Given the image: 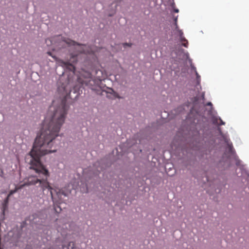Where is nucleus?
<instances>
[{
	"instance_id": "aec40b11",
	"label": "nucleus",
	"mask_w": 249,
	"mask_h": 249,
	"mask_svg": "<svg viewBox=\"0 0 249 249\" xmlns=\"http://www.w3.org/2000/svg\"><path fill=\"white\" fill-rule=\"evenodd\" d=\"M48 53L50 55H51V53L50 52H48Z\"/></svg>"
},
{
	"instance_id": "39448f33",
	"label": "nucleus",
	"mask_w": 249,
	"mask_h": 249,
	"mask_svg": "<svg viewBox=\"0 0 249 249\" xmlns=\"http://www.w3.org/2000/svg\"><path fill=\"white\" fill-rule=\"evenodd\" d=\"M59 65L63 68H65L70 71H74L75 68L72 64L70 62H64L60 61L59 62Z\"/></svg>"
},
{
	"instance_id": "f8f14e48",
	"label": "nucleus",
	"mask_w": 249,
	"mask_h": 249,
	"mask_svg": "<svg viewBox=\"0 0 249 249\" xmlns=\"http://www.w3.org/2000/svg\"><path fill=\"white\" fill-rule=\"evenodd\" d=\"M123 46L125 48L126 47H130L131 46V44H129L127 43H124L123 44Z\"/></svg>"
},
{
	"instance_id": "a211bd4d",
	"label": "nucleus",
	"mask_w": 249,
	"mask_h": 249,
	"mask_svg": "<svg viewBox=\"0 0 249 249\" xmlns=\"http://www.w3.org/2000/svg\"><path fill=\"white\" fill-rule=\"evenodd\" d=\"M88 86H89V87H90V88H91V89H94V88H93V87H91V86H92V85H88Z\"/></svg>"
},
{
	"instance_id": "ddd939ff",
	"label": "nucleus",
	"mask_w": 249,
	"mask_h": 249,
	"mask_svg": "<svg viewBox=\"0 0 249 249\" xmlns=\"http://www.w3.org/2000/svg\"><path fill=\"white\" fill-rule=\"evenodd\" d=\"M183 42H184V41ZM184 42H186V43H182V45L186 48H187L188 47V41L186 40V41H184Z\"/></svg>"
},
{
	"instance_id": "6ab92c4d",
	"label": "nucleus",
	"mask_w": 249,
	"mask_h": 249,
	"mask_svg": "<svg viewBox=\"0 0 249 249\" xmlns=\"http://www.w3.org/2000/svg\"><path fill=\"white\" fill-rule=\"evenodd\" d=\"M218 129H219L220 133H221V131L220 129L219 128Z\"/></svg>"
},
{
	"instance_id": "0eeeda50",
	"label": "nucleus",
	"mask_w": 249,
	"mask_h": 249,
	"mask_svg": "<svg viewBox=\"0 0 249 249\" xmlns=\"http://www.w3.org/2000/svg\"><path fill=\"white\" fill-rule=\"evenodd\" d=\"M213 123L218 125H224L225 122H224L220 118H215L213 119Z\"/></svg>"
},
{
	"instance_id": "6e6552de",
	"label": "nucleus",
	"mask_w": 249,
	"mask_h": 249,
	"mask_svg": "<svg viewBox=\"0 0 249 249\" xmlns=\"http://www.w3.org/2000/svg\"><path fill=\"white\" fill-rule=\"evenodd\" d=\"M80 190L83 193H87L88 192V189L87 185H84L82 187H80Z\"/></svg>"
},
{
	"instance_id": "f3484780",
	"label": "nucleus",
	"mask_w": 249,
	"mask_h": 249,
	"mask_svg": "<svg viewBox=\"0 0 249 249\" xmlns=\"http://www.w3.org/2000/svg\"><path fill=\"white\" fill-rule=\"evenodd\" d=\"M71 245H72V246H73L74 245V244L73 243H70L69 244V246H71Z\"/></svg>"
},
{
	"instance_id": "f257e3e1",
	"label": "nucleus",
	"mask_w": 249,
	"mask_h": 249,
	"mask_svg": "<svg viewBox=\"0 0 249 249\" xmlns=\"http://www.w3.org/2000/svg\"><path fill=\"white\" fill-rule=\"evenodd\" d=\"M69 109V106L65 99L53 102L47 113L40 133L36 136L32 150L25 157L26 162L30 164L29 168L34 170L36 175L29 177L19 187L10 191L9 196L24 186L38 184L37 186L43 191L48 189L53 199V188L47 181L49 172L41 163L39 159L47 154L56 151V150L51 149L53 145L54 140L58 136L59 132L65 123Z\"/></svg>"
},
{
	"instance_id": "9d476101",
	"label": "nucleus",
	"mask_w": 249,
	"mask_h": 249,
	"mask_svg": "<svg viewBox=\"0 0 249 249\" xmlns=\"http://www.w3.org/2000/svg\"><path fill=\"white\" fill-rule=\"evenodd\" d=\"M10 196H9V195H8V196H7V197L5 198V199L4 200V205H6L8 203V201H9V198Z\"/></svg>"
},
{
	"instance_id": "423d86ee",
	"label": "nucleus",
	"mask_w": 249,
	"mask_h": 249,
	"mask_svg": "<svg viewBox=\"0 0 249 249\" xmlns=\"http://www.w3.org/2000/svg\"><path fill=\"white\" fill-rule=\"evenodd\" d=\"M184 110V108L183 106L179 107L178 108L174 109L172 111V113L175 115L183 113Z\"/></svg>"
},
{
	"instance_id": "f03ea898",
	"label": "nucleus",
	"mask_w": 249,
	"mask_h": 249,
	"mask_svg": "<svg viewBox=\"0 0 249 249\" xmlns=\"http://www.w3.org/2000/svg\"><path fill=\"white\" fill-rule=\"evenodd\" d=\"M63 41L69 46H73L74 49L80 53H90L94 51V50L92 48L85 45L77 43L70 39H65Z\"/></svg>"
},
{
	"instance_id": "412c9836",
	"label": "nucleus",
	"mask_w": 249,
	"mask_h": 249,
	"mask_svg": "<svg viewBox=\"0 0 249 249\" xmlns=\"http://www.w3.org/2000/svg\"><path fill=\"white\" fill-rule=\"evenodd\" d=\"M204 93H203V94H202L203 98H204Z\"/></svg>"
},
{
	"instance_id": "4be33fe9",
	"label": "nucleus",
	"mask_w": 249,
	"mask_h": 249,
	"mask_svg": "<svg viewBox=\"0 0 249 249\" xmlns=\"http://www.w3.org/2000/svg\"><path fill=\"white\" fill-rule=\"evenodd\" d=\"M58 37H59V38H62V37H61V36H58Z\"/></svg>"
},
{
	"instance_id": "dca6fc26",
	"label": "nucleus",
	"mask_w": 249,
	"mask_h": 249,
	"mask_svg": "<svg viewBox=\"0 0 249 249\" xmlns=\"http://www.w3.org/2000/svg\"><path fill=\"white\" fill-rule=\"evenodd\" d=\"M62 193L63 195H64L65 196H67V193H65L64 192H62Z\"/></svg>"
},
{
	"instance_id": "2eb2a0df",
	"label": "nucleus",
	"mask_w": 249,
	"mask_h": 249,
	"mask_svg": "<svg viewBox=\"0 0 249 249\" xmlns=\"http://www.w3.org/2000/svg\"><path fill=\"white\" fill-rule=\"evenodd\" d=\"M207 105H208V106H212V103H211V102H208V103H207Z\"/></svg>"
},
{
	"instance_id": "1a4fd4ad",
	"label": "nucleus",
	"mask_w": 249,
	"mask_h": 249,
	"mask_svg": "<svg viewBox=\"0 0 249 249\" xmlns=\"http://www.w3.org/2000/svg\"><path fill=\"white\" fill-rule=\"evenodd\" d=\"M54 209L57 213H59L61 211V209L59 206H54Z\"/></svg>"
},
{
	"instance_id": "20e7f679",
	"label": "nucleus",
	"mask_w": 249,
	"mask_h": 249,
	"mask_svg": "<svg viewBox=\"0 0 249 249\" xmlns=\"http://www.w3.org/2000/svg\"><path fill=\"white\" fill-rule=\"evenodd\" d=\"M172 36L176 38H178L180 42L186 41V38L183 36V33L182 30H180L178 26L175 27V29L173 31Z\"/></svg>"
},
{
	"instance_id": "9b49d317",
	"label": "nucleus",
	"mask_w": 249,
	"mask_h": 249,
	"mask_svg": "<svg viewBox=\"0 0 249 249\" xmlns=\"http://www.w3.org/2000/svg\"><path fill=\"white\" fill-rule=\"evenodd\" d=\"M178 17V16H177L174 19V21H175L174 26H175V27H177L178 26V24H177Z\"/></svg>"
},
{
	"instance_id": "4468645a",
	"label": "nucleus",
	"mask_w": 249,
	"mask_h": 249,
	"mask_svg": "<svg viewBox=\"0 0 249 249\" xmlns=\"http://www.w3.org/2000/svg\"><path fill=\"white\" fill-rule=\"evenodd\" d=\"M174 11L176 13H178L179 12V10L178 9H174Z\"/></svg>"
},
{
	"instance_id": "7ed1b4c3",
	"label": "nucleus",
	"mask_w": 249,
	"mask_h": 249,
	"mask_svg": "<svg viewBox=\"0 0 249 249\" xmlns=\"http://www.w3.org/2000/svg\"><path fill=\"white\" fill-rule=\"evenodd\" d=\"M177 55L179 59H188L190 63L191 69L193 70L195 73V74L196 76V82L197 85H199L200 83V76L197 73L196 68L193 65L192 59L189 58V55L188 53L184 52V50L182 49H180L178 52H176Z\"/></svg>"
}]
</instances>
